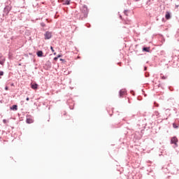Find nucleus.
Returning <instances> with one entry per match:
<instances>
[{"mask_svg": "<svg viewBox=\"0 0 179 179\" xmlns=\"http://www.w3.org/2000/svg\"><path fill=\"white\" fill-rule=\"evenodd\" d=\"M44 36H45V40H50V38L52 37V34L50 31H46Z\"/></svg>", "mask_w": 179, "mask_h": 179, "instance_id": "obj_1", "label": "nucleus"}, {"mask_svg": "<svg viewBox=\"0 0 179 179\" xmlns=\"http://www.w3.org/2000/svg\"><path fill=\"white\" fill-rule=\"evenodd\" d=\"M31 87L34 90H37L38 89V85L37 83H31Z\"/></svg>", "mask_w": 179, "mask_h": 179, "instance_id": "obj_2", "label": "nucleus"}, {"mask_svg": "<svg viewBox=\"0 0 179 179\" xmlns=\"http://www.w3.org/2000/svg\"><path fill=\"white\" fill-rule=\"evenodd\" d=\"M177 142H178V140L176 137H173L171 140V143H174V145H177Z\"/></svg>", "mask_w": 179, "mask_h": 179, "instance_id": "obj_3", "label": "nucleus"}, {"mask_svg": "<svg viewBox=\"0 0 179 179\" xmlns=\"http://www.w3.org/2000/svg\"><path fill=\"white\" fill-rule=\"evenodd\" d=\"M126 94H127V91L125 90H122L120 92V96L122 97V96H125Z\"/></svg>", "mask_w": 179, "mask_h": 179, "instance_id": "obj_4", "label": "nucleus"}, {"mask_svg": "<svg viewBox=\"0 0 179 179\" xmlns=\"http://www.w3.org/2000/svg\"><path fill=\"white\" fill-rule=\"evenodd\" d=\"M171 17V15L169 11H166L165 18L169 20Z\"/></svg>", "mask_w": 179, "mask_h": 179, "instance_id": "obj_5", "label": "nucleus"}, {"mask_svg": "<svg viewBox=\"0 0 179 179\" xmlns=\"http://www.w3.org/2000/svg\"><path fill=\"white\" fill-rule=\"evenodd\" d=\"M5 64V57L1 56L0 57V64L3 65Z\"/></svg>", "mask_w": 179, "mask_h": 179, "instance_id": "obj_6", "label": "nucleus"}, {"mask_svg": "<svg viewBox=\"0 0 179 179\" xmlns=\"http://www.w3.org/2000/svg\"><path fill=\"white\" fill-rule=\"evenodd\" d=\"M43 51H41V50H38L37 52H36V55H38V57H43Z\"/></svg>", "mask_w": 179, "mask_h": 179, "instance_id": "obj_7", "label": "nucleus"}, {"mask_svg": "<svg viewBox=\"0 0 179 179\" xmlns=\"http://www.w3.org/2000/svg\"><path fill=\"white\" fill-rule=\"evenodd\" d=\"M11 110H13L14 111H17V106L13 105L11 108Z\"/></svg>", "mask_w": 179, "mask_h": 179, "instance_id": "obj_8", "label": "nucleus"}, {"mask_svg": "<svg viewBox=\"0 0 179 179\" xmlns=\"http://www.w3.org/2000/svg\"><path fill=\"white\" fill-rule=\"evenodd\" d=\"M150 48H143V51H145V52H149Z\"/></svg>", "mask_w": 179, "mask_h": 179, "instance_id": "obj_9", "label": "nucleus"}, {"mask_svg": "<svg viewBox=\"0 0 179 179\" xmlns=\"http://www.w3.org/2000/svg\"><path fill=\"white\" fill-rule=\"evenodd\" d=\"M27 124H31L33 122V120L31 119H27Z\"/></svg>", "mask_w": 179, "mask_h": 179, "instance_id": "obj_10", "label": "nucleus"}, {"mask_svg": "<svg viewBox=\"0 0 179 179\" xmlns=\"http://www.w3.org/2000/svg\"><path fill=\"white\" fill-rule=\"evenodd\" d=\"M70 2H71V1H69V0L66 1L65 5H69Z\"/></svg>", "mask_w": 179, "mask_h": 179, "instance_id": "obj_11", "label": "nucleus"}, {"mask_svg": "<svg viewBox=\"0 0 179 179\" xmlns=\"http://www.w3.org/2000/svg\"><path fill=\"white\" fill-rule=\"evenodd\" d=\"M173 128H178V127L176 124V123L173 124Z\"/></svg>", "mask_w": 179, "mask_h": 179, "instance_id": "obj_12", "label": "nucleus"}, {"mask_svg": "<svg viewBox=\"0 0 179 179\" xmlns=\"http://www.w3.org/2000/svg\"><path fill=\"white\" fill-rule=\"evenodd\" d=\"M0 76H3V71H0Z\"/></svg>", "mask_w": 179, "mask_h": 179, "instance_id": "obj_13", "label": "nucleus"}, {"mask_svg": "<svg viewBox=\"0 0 179 179\" xmlns=\"http://www.w3.org/2000/svg\"><path fill=\"white\" fill-rule=\"evenodd\" d=\"M50 50H52V52H54V48H52V46L50 47Z\"/></svg>", "mask_w": 179, "mask_h": 179, "instance_id": "obj_14", "label": "nucleus"}, {"mask_svg": "<svg viewBox=\"0 0 179 179\" xmlns=\"http://www.w3.org/2000/svg\"><path fill=\"white\" fill-rule=\"evenodd\" d=\"M3 124H6V120L4 119V120H3Z\"/></svg>", "mask_w": 179, "mask_h": 179, "instance_id": "obj_15", "label": "nucleus"}, {"mask_svg": "<svg viewBox=\"0 0 179 179\" xmlns=\"http://www.w3.org/2000/svg\"><path fill=\"white\" fill-rule=\"evenodd\" d=\"M57 59H58V57H55L54 58V61H57Z\"/></svg>", "mask_w": 179, "mask_h": 179, "instance_id": "obj_16", "label": "nucleus"}, {"mask_svg": "<svg viewBox=\"0 0 179 179\" xmlns=\"http://www.w3.org/2000/svg\"><path fill=\"white\" fill-rule=\"evenodd\" d=\"M162 79H166L165 76H162Z\"/></svg>", "mask_w": 179, "mask_h": 179, "instance_id": "obj_17", "label": "nucleus"}, {"mask_svg": "<svg viewBox=\"0 0 179 179\" xmlns=\"http://www.w3.org/2000/svg\"><path fill=\"white\" fill-rule=\"evenodd\" d=\"M26 100H27V101H29L30 100V99H29V97H27V98L26 99Z\"/></svg>", "mask_w": 179, "mask_h": 179, "instance_id": "obj_18", "label": "nucleus"}, {"mask_svg": "<svg viewBox=\"0 0 179 179\" xmlns=\"http://www.w3.org/2000/svg\"><path fill=\"white\" fill-rule=\"evenodd\" d=\"M5 89H6V90H8V87H6Z\"/></svg>", "mask_w": 179, "mask_h": 179, "instance_id": "obj_19", "label": "nucleus"}, {"mask_svg": "<svg viewBox=\"0 0 179 179\" xmlns=\"http://www.w3.org/2000/svg\"><path fill=\"white\" fill-rule=\"evenodd\" d=\"M42 24L43 27H44V26H45V24Z\"/></svg>", "mask_w": 179, "mask_h": 179, "instance_id": "obj_20", "label": "nucleus"}, {"mask_svg": "<svg viewBox=\"0 0 179 179\" xmlns=\"http://www.w3.org/2000/svg\"><path fill=\"white\" fill-rule=\"evenodd\" d=\"M59 57H61V55H58L57 57V58H59Z\"/></svg>", "mask_w": 179, "mask_h": 179, "instance_id": "obj_21", "label": "nucleus"}, {"mask_svg": "<svg viewBox=\"0 0 179 179\" xmlns=\"http://www.w3.org/2000/svg\"><path fill=\"white\" fill-rule=\"evenodd\" d=\"M57 55V53L55 52V53H54V55Z\"/></svg>", "mask_w": 179, "mask_h": 179, "instance_id": "obj_22", "label": "nucleus"}, {"mask_svg": "<svg viewBox=\"0 0 179 179\" xmlns=\"http://www.w3.org/2000/svg\"><path fill=\"white\" fill-rule=\"evenodd\" d=\"M136 1H139V0H136Z\"/></svg>", "mask_w": 179, "mask_h": 179, "instance_id": "obj_23", "label": "nucleus"}]
</instances>
